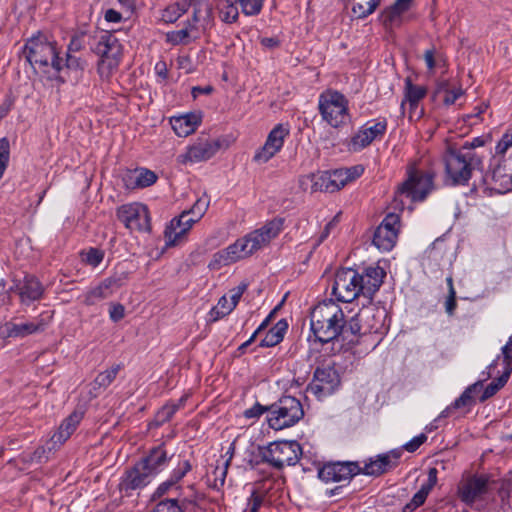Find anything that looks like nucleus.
Returning a JSON list of instances; mask_svg holds the SVG:
<instances>
[{
	"label": "nucleus",
	"instance_id": "393cba45",
	"mask_svg": "<svg viewBox=\"0 0 512 512\" xmlns=\"http://www.w3.org/2000/svg\"><path fill=\"white\" fill-rule=\"evenodd\" d=\"M16 291L21 302L28 304L42 298L44 287L36 277L26 275L24 279L16 285Z\"/></svg>",
	"mask_w": 512,
	"mask_h": 512
},
{
	"label": "nucleus",
	"instance_id": "dca6fc26",
	"mask_svg": "<svg viewBox=\"0 0 512 512\" xmlns=\"http://www.w3.org/2000/svg\"><path fill=\"white\" fill-rule=\"evenodd\" d=\"M362 474V465L358 461L327 462L318 469L320 480H351Z\"/></svg>",
	"mask_w": 512,
	"mask_h": 512
},
{
	"label": "nucleus",
	"instance_id": "39448f33",
	"mask_svg": "<svg viewBox=\"0 0 512 512\" xmlns=\"http://www.w3.org/2000/svg\"><path fill=\"white\" fill-rule=\"evenodd\" d=\"M267 413L268 424L274 430L292 427L304 417L300 400L289 395H283L267 406Z\"/></svg>",
	"mask_w": 512,
	"mask_h": 512
},
{
	"label": "nucleus",
	"instance_id": "680f3d73",
	"mask_svg": "<svg viewBox=\"0 0 512 512\" xmlns=\"http://www.w3.org/2000/svg\"><path fill=\"white\" fill-rule=\"evenodd\" d=\"M463 90L461 87L459 88H451L443 98V102L445 105H452L456 102V100L463 95Z\"/></svg>",
	"mask_w": 512,
	"mask_h": 512
},
{
	"label": "nucleus",
	"instance_id": "de8ad7c7",
	"mask_svg": "<svg viewBox=\"0 0 512 512\" xmlns=\"http://www.w3.org/2000/svg\"><path fill=\"white\" fill-rule=\"evenodd\" d=\"M244 240H247V246L251 254L262 247L268 245L265 239L263 238L262 234L259 233L258 230H255L245 237H243Z\"/></svg>",
	"mask_w": 512,
	"mask_h": 512
},
{
	"label": "nucleus",
	"instance_id": "338daca9",
	"mask_svg": "<svg viewBox=\"0 0 512 512\" xmlns=\"http://www.w3.org/2000/svg\"><path fill=\"white\" fill-rule=\"evenodd\" d=\"M83 37H84V34H76L74 35L71 40H70V43L68 45V52L70 54V52H78L82 49L83 47Z\"/></svg>",
	"mask_w": 512,
	"mask_h": 512
},
{
	"label": "nucleus",
	"instance_id": "f704fd0d",
	"mask_svg": "<svg viewBox=\"0 0 512 512\" xmlns=\"http://www.w3.org/2000/svg\"><path fill=\"white\" fill-rule=\"evenodd\" d=\"M436 482H427L414 494L412 499L404 505L402 512H414L418 507L422 506Z\"/></svg>",
	"mask_w": 512,
	"mask_h": 512
},
{
	"label": "nucleus",
	"instance_id": "603ef678",
	"mask_svg": "<svg viewBox=\"0 0 512 512\" xmlns=\"http://www.w3.org/2000/svg\"><path fill=\"white\" fill-rule=\"evenodd\" d=\"M153 512H183L175 499H166L160 501Z\"/></svg>",
	"mask_w": 512,
	"mask_h": 512
},
{
	"label": "nucleus",
	"instance_id": "9d476101",
	"mask_svg": "<svg viewBox=\"0 0 512 512\" xmlns=\"http://www.w3.org/2000/svg\"><path fill=\"white\" fill-rule=\"evenodd\" d=\"M384 312L373 306L363 307L348 320L351 339L366 333H377L383 325Z\"/></svg>",
	"mask_w": 512,
	"mask_h": 512
},
{
	"label": "nucleus",
	"instance_id": "9b49d317",
	"mask_svg": "<svg viewBox=\"0 0 512 512\" xmlns=\"http://www.w3.org/2000/svg\"><path fill=\"white\" fill-rule=\"evenodd\" d=\"M401 457V448L371 456L363 461L362 474L375 478L384 476L400 465Z\"/></svg>",
	"mask_w": 512,
	"mask_h": 512
},
{
	"label": "nucleus",
	"instance_id": "37998d69",
	"mask_svg": "<svg viewBox=\"0 0 512 512\" xmlns=\"http://www.w3.org/2000/svg\"><path fill=\"white\" fill-rule=\"evenodd\" d=\"M225 249L229 253L233 263L251 255V253L248 252L249 249L247 246V240H244V238L236 240L233 244L229 245Z\"/></svg>",
	"mask_w": 512,
	"mask_h": 512
},
{
	"label": "nucleus",
	"instance_id": "aec40b11",
	"mask_svg": "<svg viewBox=\"0 0 512 512\" xmlns=\"http://www.w3.org/2000/svg\"><path fill=\"white\" fill-rule=\"evenodd\" d=\"M347 172L336 169L333 172H324L313 176V191L335 192L347 184Z\"/></svg>",
	"mask_w": 512,
	"mask_h": 512
},
{
	"label": "nucleus",
	"instance_id": "4468645a",
	"mask_svg": "<svg viewBox=\"0 0 512 512\" xmlns=\"http://www.w3.org/2000/svg\"><path fill=\"white\" fill-rule=\"evenodd\" d=\"M167 461V452L162 446L152 448L149 454L137 462L132 471L130 470V480H141L158 473Z\"/></svg>",
	"mask_w": 512,
	"mask_h": 512
},
{
	"label": "nucleus",
	"instance_id": "2eb2a0df",
	"mask_svg": "<svg viewBox=\"0 0 512 512\" xmlns=\"http://www.w3.org/2000/svg\"><path fill=\"white\" fill-rule=\"evenodd\" d=\"M400 216L395 213H388L376 228L372 243L381 251H390L398 236Z\"/></svg>",
	"mask_w": 512,
	"mask_h": 512
},
{
	"label": "nucleus",
	"instance_id": "a18cd8bd",
	"mask_svg": "<svg viewBox=\"0 0 512 512\" xmlns=\"http://www.w3.org/2000/svg\"><path fill=\"white\" fill-rule=\"evenodd\" d=\"M231 263H233V261L231 260L229 253L226 249H222L213 255L208 264V268L211 270H219L221 267L227 266Z\"/></svg>",
	"mask_w": 512,
	"mask_h": 512
},
{
	"label": "nucleus",
	"instance_id": "423d86ee",
	"mask_svg": "<svg viewBox=\"0 0 512 512\" xmlns=\"http://www.w3.org/2000/svg\"><path fill=\"white\" fill-rule=\"evenodd\" d=\"M125 34L123 31L113 33H102L93 46V51L100 57L99 70L110 72L116 68L123 56L124 44L118 37V34Z\"/></svg>",
	"mask_w": 512,
	"mask_h": 512
},
{
	"label": "nucleus",
	"instance_id": "473e14b6",
	"mask_svg": "<svg viewBox=\"0 0 512 512\" xmlns=\"http://www.w3.org/2000/svg\"><path fill=\"white\" fill-rule=\"evenodd\" d=\"M288 329V323L285 319L279 320L261 340V347H274L279 344Z\"/></svg>",
	"mask_w": 512,
	"mask_h": 512
},
{
	"label": "nucleus",
	"instance_id": "4be33fe9",
	"mask_svg": "<svg viewBox=\"0 0 512 512\" xmlns=\"http://www.w3.org/2000/svg\"><path fill=\"white\" fill-rule=\"evenodd\" d=\"M387 129V121L375 122L372 126L361 128L351 139L350 147L353 151H360L369 146L375 139L381 138Z\"/></svg>",
	"mask_w": 512,
	"mask_h": 512
},
{
	"label": "nucleus",
	"instance_id": "72a5a7b5",
	"mask_svg": "<svg viewBox=\"0 0 512 512\" xmlns=\"http://www.w3.org/2000/svg\"><path fill=\"white\" fill-rule=\"evenodd\" d=\"M512 372V366L505 365V370L502 375L496 379H494L491 383H489L486 388L483 390L481 396L479 397L480 402H485L492 396H494L508 381L510 374Z\"/></svg>",
	"mask_w": 512,
	"mask_h": 512
},
{
	"label": "nucleus",
	"instance_id": "5701e85b",
	"mask_svg": "<svg viewBox=\"0 0 512 512\" xmlns=\"http://www.w3.org/2000/svg\"><path fill=\"white\" fill-rule=\"evenodd\" d=\"M220 148L218 140L199 139L196 143L188 148L184 155L185 161L201 162L209 160Z\"/></svg>",
	"mask_w": 512,
	"mask_h": 512
},
{
	"label": "nucleus",
	"instance_id": "09e8293b",
	"mask_svg": "<svg viewBox=\"0 0 512 512\" xmlns=\"http://www.w3.org/2000/svg\"><path fill=\"white\" fill-rule=\"evenodd\" d=\"M119 369L120 367L116 366L111 368L110 370L98 374L94 380V386L103 389L109 386L115 379Z\"/></svg>",
	"mask_w": 512,
	"mask_h": 512
},
{
	"label": "nucleus",
	"instance_id": "e433bc0d",
	"mask_svg": "<svg viewBox=\"0 0 512 512\" xmlns=\"http://www.w3.org/2000/svg\"><path fill=\"white\" fill-rule=\"evenodd\" d=\"M111 280H105L97 287L91 289L85 296V302L89 305L95 304L97 301L108 298L112 294Z\"/></svg>",
	"mask_w": 512,
	"mask_h": 512
},
{
	"label": "nucleus",
	"instance_id": "b1692460",
	"mask_svg": "<svg viewBox=\"0 0 512 512\" xmlns=\"http://www.w3.org/2000/svg\"><path fill=\"white\" fill-rule=\"evenodd\" d=\"M412 3L413 0H395L394 3L381 11L379 15L380 22L385 28L400 26L403 14L411 8Z\"/></svg>",
	"mask_w": 512,
	"mask_h": 512
},
{
	"label": "nucleus",
	"instance_id": "f3484780",
	"mask_svg": "<svg viewBox=\"0 0 512 512\" xmlns=\"http://www.w3.org/2000/svg\"><path fill=\"white\" fill-rule=\"evenodd\" d=\"M289 133L287 125L277 124L269 132L264 145L256 151L253 160L257 163L268 162L282 149L284 140L289 136Z\"/></svg>",
	"mask_w": 512,
	"mask_h": 512
},
{
	"label": "nucleus",
	"instance_id": "f03ea898",
	"mask_svg": "<svg viewBox=\"0 0 512 512\" xmlns=\"http://www.w3.org/2000/svg\"><path fill=\"white\" fill-rule=\"evenodd\" d=\"M59 54L57 43L40 32L29 38L22 49V55L35 71L49 73L51 77L59 68Z\"/></svg>",
	"mask_w": 512,
	"mask_h": 512
},
{
	"label": "nucleus",
	"instance_id": "f257e3e1",
	"mask_svg": "<svg viewBox=\"0 0 512 512\" xmlns=\"http://www.w3.org/2000/svg\"><path fill=\"white\" fill-rule=\"evenodd\" d=\"M310 331L314 344L341 342V346L349 348L357 344V339H351L348 320L343 310L333 301L317 304L310 313Z\"/></svg>",
	"mask_w": 512,
	"mask_h": 512
},
{
	"label": "nucleus",
	"instance_id": "bb28decb",
	"mask_svg": "<svg viewBox=\"0 0 512 512\" xmlns=\"http://www.w3.org/2000/svg\"><path fill=\"white\" fill-rule=\"evenodd\" d=\"M143 233L151 231V222L148 207L142 203H130V230Z\"/></svg>",
	"mask_w": 512,
	"mask_h": 512
},
{
	"label": "nucleus",
	"instance_id": "774afa93",
	"mask_svg": "<svg viewBox=\"0 0 512 512\" xmlns=\"http://www.w3.org/2000/svg\"><path fill=\"white\" fill-rule=\"evenodd\" d=\"M502 354L504 357L505 365L512 366V334L511 337L509 338V341L502 348Z\"/></svg>",
	"mask_w": 512,
	"mask_h": 512
},
{
	"label": "nucleus",
	"instance_id": "69168bd1",
	"mask_svg": "<svg viewBox=\"0 0 512 512\" xmlns=\"http://www.w3.org/2000/svg\"><path fill=\"white\" fill-rule=\"evenodd\" d=\"M456 307H457L456 292H455L454 287H451V289H449V294H448V297H447L446 302H445L446 312L449 315H453Z\"/></svg>",
	"mask_w": 512,
	"mask_h": 512
},
{
	"label": "nucleus",
	"instance_id": "58836bf2",
	"mask_svg": "<svg viewBox=\"0 0 512 512\" xmlns=\"http://www.w3.org/2000/svg\"><path fill=\"white\" fill-rule=\"evenodd\" d=\"M426 88L424 86L414 85L410 78L405 80V99L409 102L411 108H415L418 102L425 97Z\"/></svg>",
	"mask_w": 512,
	"mask_h": 512
},
{
	"label": "nucleus",
	"instance_id": "bf43d9fd",
	"mask_svg": "<svg viewBox=\"0 0 512 512\" xmlns=\"http://www.w3.org/2000/svg\"><path fill=\"white\" fill-rule=\"evenodd\" d=\"M427 436L424 433H421L414 438H412L409 442H407L402 450L405 449L408 452H415L424 442H426Z\"/></svg>",
	"mask_w": 512,
	"mask_h": 512
},
{
	"label": "nucleus",
	"instance_id": "e2e57ef3",
	"mask_svg": "<svg viewBox=\"0 0 512 512\" xmlns=\"http://www.w3.org/2000/svg\"><path fill=\"white\" fill-rule=\"evenodd\" d=\"M110 318L117 322L125 316V307L122 304L112 303L109 310Z\"/></svg>",
	"mask_w": 512,
	"mask_h": 512
},
{
	"label": "nucleus",
	"instance_id": "a19ab883",
	"mask_svg": "<svg viewBox=\"0 0 512 512\" xmlns=\"http://www.w3.org/2000/svg\"><path fill=\"white\" fill-rule=\"evenodd\" d=\"M283 224L284 219L281 217H276L257 230L259 231L260 234H262L267 244H269L270 241L277 237L279 233L282 231Z\"/></svg>",
	"mask_w": 512,
	"mask_h": 512
},
{
	"label": "nucleus",
	"instance_id": "c756f323",
	"mask_svg": "<svg viewBox=\"0 0 512 512\" xmlns=\"http://www.w3.org/2000/svg\"><path fill=\"white\" fill-rule=\"evenodd\" d=\"M506 177H509V174L505 160L503 157L494 156L490 162L489 170L482 176V182L485 185H491Z\"/></svg>",
	"mask_w": 512,
	"mask_h": 512
},
{
	"label": "nucleus",
	"instance_id": "79ce46f5",
	"mask_svg": "<svg viewBox=\"0 0 512 512\" xmlns=\"http://www.w3.org/2000/svg\"><path fill=\"white\" fill-rule=\"evenodd\" d=\"M59 68H55L53 77L59 78L62 82L65 81L64 77L61 75L62 72H65L67 70H77L81 69V61L79 58L72 56L69 53H66V58H62L59 56Z\"/></svg>",
	"mask_w": 512,
	"mask_h": 512
},
{
	"label": "nucleus",
	"instance_id": "6e6d98bb",
	"mask_svg": "<svg viewBox=\"0 0 512 512\" xmlns=\"http://www.w3.org/2000/svg\"><path fill=\"white\" fill-rule=\"evenodd\" d=\"M341 212H338L324 227L323 231L321 232L319 239L317 241V244L319 245L322 243L325 239L328 238L331 231L336 228V226L340 222Z\"/></svg>",
	"mask_w": 512,
	"mask_h": 512
},
{
	"label": "nucleus",
	"instance_id": "1a4fd4ad",
	"mask_svg": "<svg viewBox=\"0 0 512 512\" xmlns=\"http://www.w3.org/2000/svg\"><path fill=\"white\" fill-rule=\"evenodd\" d=\"M301 454L302 448L297 441H278L268 446L263 459L276 469H282L285 465H296Z\"/></svg>",
	"mask_w": 512,
	"mask_h": 512
},
{
	"label": "nucleus",
	"instance_id": "a211bd4d",
	"mask_svg": "<svg viewBox=\"0 0 512 512\" xmlns=\"http://www.w3.org/2000/svg\"><path fill=\"white\" fill-rule=\"evenodd\" d=\"M199 220L189 210L183 211L178 217H174L164 231L166 246L177 245L193 224Z\"/></svg>",
	"mask_w": 512,
	"mask_h": 512
},
{
	"label": "nucleus",
	"instance_id": "20e7f679",
	"mask_svg": "<svg viewBox=\"0 0 512 512\" xmlns=\"http://www.w3.org/2000/svg\"><path fill=\"white\" fill-rule=\"evenodd\" d=\"M445 171L452 185H466L472 176V171L483 169V159L474 151L463 152L448 149L445 156Z\"/></svg>",
	"mask_w": 512,
	"mask_h": 512
},
{
	"label": "nucleus",
	"instance_id": "052dcab7",
	"mask_svg": "<svg viewBox=\"0 0 512 512\" xmlns=\"http://www.w3.org/2000/svg\"><path fill=\"white\" fill-rule=\"evenodd\" d=\"M264 412H267V406L255 403L253 407L244 411V417L247 419L259 418Z\"/></svg>",
	"mask_w": 512,
	"mask_h": 512
},
{
	"label": "nucleus",
	"instance_id": "c85d7f7f",
	"mask_svg": "<svg viewBox=\"0 0 512 512\" xmlns=\"http://www.w3.org/2000/svg\"><path fill=\"white\" fill-rule=\"evenodd\" d=\"M200 123L201 116L195 113H189L171 119L172 128L179 137H186L190 135L196 130Z\"/></svg>",
	"mask_w": 512,
	"mask_h": 512
},
{
	"label": "nucleus",
	"instance_id": "f8f14e48",
	"mask_svg": "<svg viewBox=\"0 0 512 512\" xmlns=\"http://www.w3.org/2000/svg\"><path fill=\"white\" fill-rule=\"evenodd\" d=\"M340 383V375L333 366L317 367L313 373L312 382L307 386V391L320 400L333 394Z\"/></svg>",
	"mask_w": 512,
	"mask_h": 512
},
{
	"label": "nucleus",
	"instance_id": "8fccbe9b",
	"mask_svg": "<svg viewBox=\"0 0 512 512\" xmlns=\"http://www.w3.org/2000/svg\"><path fill=\"white\" fill-rule=\"evenodd\" d=\"M10 156V143L6 137L0 139V179L2 178Z\"/></svg>",
	"mask_w": 512,
	"mask_h": 512
},
{
	"label": "nucleus",
	"instance_id": "c9c22d12",
	"mask_svg": "<svg viewBox=\"0 0 512 512\" xmlns=\"http://www.w3.org/2000/svg\"><path fill=\"white\" fill-rule=\"evenodd\" d=\"M186 401V397H181L178 402L174 403H167L164 405L155 416V424L156 426H161L164 423L171 420V418L174 416V414L184 406Z\"/></svg>",
	"mask_w": 512,
	"mask_h": 512
},
{
	"label": "nucleus",
	"instance_id": "13d9d810",
	"mask_svg": "<svg viewBox=\"0 0 512 512\" xmlns=\"http://www.w3.org/2000/svg\"><path fill=\"white\" fill-rule=\"evenodd\" d=\"M247 288L248 284L246 282H242L237 287L230 290V303L232 304V308H236L242 295L247 290Z\"/></svg>",
	"mask_w": 512,
	"mask_h": 512
},
{
	"label": "nucleus",
	"instance_id": "6e6552de",
	"mask_svg": "<svg viewBox=\"0 0 512 512\" xmlns=\"http://www.w3.org/2000/svg\"><path fill=\"white\" fill-rule=\"evenodd\" d=\"M318 106L322 118L332 127H339L348 119V101L338 91L328 90L322 93Z\"/></svg>",
	"mask_w": 512,
	"mask_h": 512
},
{
	"label": "nucleus",
	"instance_id": "0eeeda50",
	"mask_svg": "<svg viewBox=\"0 0 512 512\" xmlns=\"http://www.w3.org/2000/svg\"><path fill=\"white\" fill-rule=\"evenodd\" d=\"M433 179V172L410 170L408 178L399 186L394 200L405 196L412 202L423 201L433 189Z\"/></svg>",
	"mask_w": 512,
	"mask_h": 512
},
{
	"label": "nucleus",
	"instance_id": "7ed1b4c3",
	"mask_svg": "<svg viewBox=\"0 0 512 512\" xmlns=\"http://www.w3.org/2000/svg\"><path fill=\"white\" fill-rule=\"evenodd\" d=\"M212 23V7L205 0H197L193 4L191 19H188L185 27L166 34V41L174 46L186 45L198 39L201 32L205 31Z\"/></svg>",
	"mask_w": 512,
	"mask_h": 512
},
{
	"label": "nucleus",
	"instance_id": "2f4dec72",
	"mask_svg": "<svg viewBox=\"0 0 512 512\" xmlns=\"http://www.w3.org/2000/svg\"><path fill=\"white\" fill-rule=\"evenodd\" d=\"M488 482H464L459 487V496L465 503H473L481 494L487 490Z\"/></svg>",
	"mask_w": 512,
	"mask_h": 512
},
{
	"label": "nucleus",
	"instance_id": "7c9ffc66",
	"mask_svg": "<svg viewBox=\"0 0 512 512\" xmlns=\"http://www.w3.org/2000/svg\"><path fill=\"white\" fill-rule=\"evenodd\" d=\"M132 172L133 181L130 182V189H144L154 185L158 180V175L145 167L135 168Z\"/></svg>",
	"mask_w": 512,
	"mask_h": 512
},
{
	"label": "nucleus",
	"instance_id": "ddd939ff",
	"mask_svg": "<svg viewBox=\"0 0 512 512\" xmlns=\"http://www.w3.org/2000/svg\"><path fill=\"white\" fill-rule=\"evenodd\" d=\"M332 293L339 301L352 302L361 295L358 272L347 268L339 270L334 279Z\"/></svg>",
	"mask_w": 512,
	"mask_h": 512
},
{
	"label": "nucleus",
	"instance_id": "5fc2aeb1",
	"mask_svg": "<svg viewBox=\"0 0 512 512\" xmlns=\"http://www.w3.org/2000/svg\"><path fill=\"white\" fill-rule=\"evenodd\" d=\"M83 260L87 264L96 267L103 260V252L96 248H90L88 252L84 254Z\"/></svg>",
	"mask_w": 512,
	"mask_h": 512
},
{
	"label": "nucleus",
	"instance_id": "864d4df0",
	"mask_svg": "<svg viewBox=\"0 0 512 512\" xmlns=\"http://www.w3.org/2000/svg\"><path fill=\"white\" fill-rule=\"evenodd\" d=\"M510 147H512V130L504 133L499 142L497 143L495 156L504 158L505 152Z\"/></svg>",
	"mask_w": 512,
	"mask_h": 512
},
{
	"label": "nucleus",
	"instance_id": "ea45409f",
	"mask_svg": "<svg viewBox=\"0 0 512 512\" xmlns=\"http://www.w3.org/2000/svg\"><path fill=\"white\" fill-rule=\"evenodd\" d=\"M381 2L382 0H356L352 12L357 18L364 19L371 15Z\"/></svg>",
	"mask_w": 512,
	"mask_h": 512
},
{
	"label": "nucleus",
	"instance_id": "0e129e2a",
	"mask_svg": "<svg viewBox=\"0 0 512 512\" xmlns=\"http://www.w3.org/2000/svg\"><path fill=\"white\" fill-rule=\"evenodd\" d=\"M52 451H49L48 449V442L45 446L38 448L34 451L33 455L30 457L31 461H36L37 463H41L44 460H47L49 458V453Z\"/></svg>",
	"mask_w": 512,
	"mask_h": 512
},
{
	"label": "nucleus",
	"instance_id": "4d7b16f0",
	"mask_svg": "<svg viewBox=\"0 0 512 512\" xmlns=\"http://www.w3.org/2000/svg\"><path fill=\"white\" fill-rule=\"evenodd\" d=\"M192 466L188 460H184L178 464L173 470L170 480H182L186 474L191 470Z\"/></svg>",
	"mask_w": 512,
	"mask_h": 512
},
{
	"label": "nucleus",
	"instance_id": "a878e982",
	"mask_svg": "<svg viewBox=\"0 0 512 512\" xmlns=\"http://www.w3.org/2000/svg\"><path fill=\"white\" fill-rule=\"evenodd\" d=\"M482 388L483 386L481 382H476L467 387L466 390L450 406L442 411L440 417H449L458 409H465V412L470 411L476 403L474 394L480 392Z\"/></svg>",
	"mask_w": 512,
	"mask_h": 512
},
{
	"label": "nucleus",
	"instance_id": "4c0bfd02",
	"mask_svg": "<svg viewBox=\"0 0 512 512\" xmlns=\"http://www.w3.org/2000/svg\"><path fill=\"white\" fill-rule=\"evenodd\" d=\"M234 0H221L218 4L220 19L225 23H234L239 17V11Z\"/></svg>",
	"mask_w": 512,
	"mask_h": 512
},
{
	"label": "nucleus",
	"instance_id": "412c9836",
	"mask_svg": "<svg viewBox=\"0 0 512 512\" xmlns=\"http://www.w3.org/2000/svg\"><path fill=\"white\" fill-rule=\"evenodd\" d=\"M82 419V411H74L67 418H65L59 426L58 431L55 432L51 439L48 441L49 451H55L61 445H63L76 430Z\"/></svg>",
	"mask_w": 512,
	"mask_h": 512
},
{
	"label": "nucleus",
	"instance_id": "3c124183",
	"mask_svg": "<svg viewBox=\"0 0 512 512\" xmlns=\"http://www.w3.org/2000/svg\"><path fill=\"white\" fill-rule=\"evenodd\" d=\"M209 203V197L206 194H204L202 197L197 199V201L194 203V205L189 211L192 213L193 216H196L198 219H201L205 212L207 211Z\"/></svg>",
	"mask_w": 512,
	"mask_h": 512
},
{
	"label": "nucleus",
	"instance_id": "6ab92c4d",
	"mask_svg": "<svg viewBox=\"0 0 512 512\" xmlns=\"http://www.w3.org/2000/svg\"><path fill=\"white\" fill-rule=\"evenodd\" d=\"M385 276V270L379 266H369L364 268L362 273H358L361 295L367 298L369 303L381 287Z\"/></svg>",
	"mask_w": 512,
	"mask_h": 512
},
{
	"label": "nucleus",
	"instance_id": "c03bdc74",
	"mask_svg": "<svg viewBox=\"0 0 512 512\" xmlns=\"http://www.w3.org/2000/svg\"><path fill=\"white\" fill-rule=\"evenodd\" d=\"M241 6L242 12L247 16L258 15L263 7L264 0H234Z\"/></svg>",
	"mask_w": 512,
	"mask_h": 512
},
{
	"label": "nucleus",
	"instance_id": "cd10ccee",
	"mask_svg": "<svg viewBox=\"0 0 512 512\" xmlns=\"http://www.w3.org/2000/svg\"><path fill=\"white\" fill-rule=\"evenodd\" d=\"M47 326V321L43 318H37L34 321L28 323H6L5 330L8 337H26L31 334L41 332Z\"/></svg>",
	"mask_w": 512,
	"mask_h": 512
},
{
	"label": "nucleus",
	"instance_id": "49530a36",
	"mask_svg": "<svg viewBox=\"0 0 512 512\" xmlns=\"http://www.w3.org/2000/svg\"><path fill=\"white\" fill-rule=\"evenodd\" d=\"M265 495L266 492H262L258 489L252 490L251 495L248 498L247 508L244 512H259V509L265 500Z\"/></svg>",
	"mask_w": 512,
	"mask_h": 512
}]
</instances>
